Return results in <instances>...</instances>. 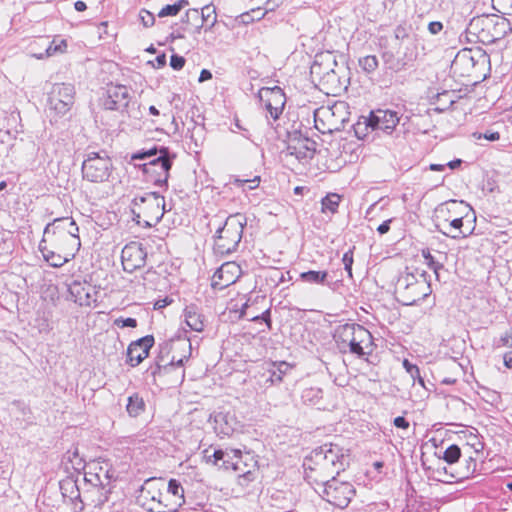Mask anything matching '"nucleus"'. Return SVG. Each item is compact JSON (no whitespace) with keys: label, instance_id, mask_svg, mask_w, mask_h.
Listing matches in <instances>:
<instances>
[{"label":"nucleus","instance_id":"338daca9","mask_svg":"<svg viewBox=\"0 0 512 512\" xmlns=\"http://www.w3.org/2000/svg\"><path fill=\"white\" fill-rule=\"evenodd\" d=\"M282 3V0H268L265 3V11H274L280 4Z\"/></svg>","mask_w":512,"mask_h":512},{"label":"nucleus","instance_id":"774afa93","mask_svg":"<svg viewBox=\"0 0 512 512\" xmlns=\"http://www.w3.org/2000/svg\"><path fill=\"white\" fill-rule=\"evenodd\" d=\"M470 54H471V50L465 49L457 54L456 60H459V59L464 60L465 59V60L471 61L474 64V59Z\"/></svg>","mask_w":512,"mask_h":512},{"label":"nucleus","instance_id":"7ed1b4c3","mask_svg":"<svg viewBox=\"0 0 512 512\" xmlns=\"http://www.w3.org/2000/svg\"><path fill=\"white\" fill-rule=\"evenodd\" d=\"M333 339L341 353L349 352L358 358L371 355L375 347L370 331L354 322L338 325Z\"/></svg>","mask_w":512,"mask_h":512},{"label":"nucleus","instance_id":"3c124183","mask_svg":"<svg viewBox=\"0 0 512 512\" xmlns=\"http://www.w3.org/2000/svg\"><path fill=\"white\" fill-rule=\"evenodd\" d=\"M200 12L198 9H189L185 16L182 17L181 23L183 25H186L185 27L189 28L188 26H192L194 28L193 32L195 33V25L200 24Z\"/></svg>","mask_w":512,"mask_h":512},{"label":"nucleus","instance_id":"680f3d73","mask_svg":"<svg viewBox=\"0 0 512 512\" xmlns=\"http://www.w3.org/2000/svg\"><path fill=\"white\" fill-rule=\"evenodd\" d=\"M427 28L431 35H438L443 30L444 25L440 21H431Z\"/></svg>","mask_w":512,"mask_h":512},{"label":"nucleus","instance_id":"72a5a7b5","mask_svg":"<svg viewBox=\"0 0 512 512\" xmlns=\"http://www.w3.org/2000/svg\"><path fill=\"white\" fill-rule=\"evenodd\" d=\"M497 347H507L510 349L504 354L503 360L505 367L512 369V327L500 336L497 341Z\"/></svg>","mask_w":512,"mask_h":512},{"label":"nucleus","instance_id":"ddd939ff","mask_svg":"<svg viewBox=\"0 0 512 512\" xmlns=\"http://www.w3.org/2000/svg\"><path fill=\"white\" fill-rule=\"evenodd\" d=\"M258 97L268 113L266 117L277 120L282 114L286 103V96L283 90L278 86L272 88L263 87L259 90Z\"/></svg>","mask_w":512,"mask_h":512},{"label":"nucleus","instance_id":"79ce46f5","mask_svg":"<svg viewBox=\"0 0 512 512\" xmlns=\"http://www.w3.org/2000/svg\"><path fill=\"white\" fill-rule=\"evenodd\" d=\"M248 308H249V306L247 303H245L242 306V309L240 311L241 317H245L247 320L255 321V322L259 321V320H263L267 324L268 328L271 329L272 321H271L270 309L265 310L261 315H249L247 313Z\"/></svg>","mask_w":512,"mask_h":512},{"label":"nucleus","instance_id":"de8ad7c7","mask_svg":"<svg viewBox=\"0 0 512 512\" xmlns=\"http://www.w3.org/2000/svg\"><path fill=\"white\" fill-rule=\"evenodd\" d=\"M460 457H461L460 447L456 444H452L446 448V450L443 452V456L441 458L449 465H452V464L458 462Z\"/></svg>","mask_w":512,"mask_h":512},{"label":"nucleus","instance_id":"b1692460","mask_svg":"<svg viewBox=\"0 0 512 512\" xmlns=\"http://www.w3.org/2000/svg\"><path fill=\"white\" fill-rule=\"evenodd\" d=\"M239 269V266L234 262L224 263L213 274L211 286L214 289L222 290L233 284L235 282V273Z\"/></svg>","mask_w":512,"mask_h":512},{"label":"nucleus","instance_id":"4468645a","mask_svg":"<svg viewBox=\"0 0 512 512\" xmlns=\"http://www.w3.org/2000/svg\"><path fill=\"white\" fill-rule=\"evenodd\" d=\"M287 151L300 161H307L314 157L316 142L303 136L299 131L289 133Z\"/></svg>","mask_w":512,"mask_h":512},{"label":"nucleus","instance_id":"052dcab7","mask_svg":"<svg viewBox=\"0 0 512 512\" xmlns=\"http://www.w3.org/2000/svg\"><path fill=\"white\" fill-rule=\"evenodd\" d=\"M474 136L477 138V139H481V138H484L488 141H497L500 139V134L499 132H496V131H486L485 133H474Z\"/></svg>","mask_w":512,"mask_h":512},{"label":"nucleus","instance_id":"393cba45","mask_svg":"<svg viewBox=\"0 0 512 512\" xmlns=\"http://www.w3.org/2000/svg\"><path fill=\"white\" fill-rule=\"evenodd\" d=\"M234 457L236 458L235 462L231 463V468L238 472V483L239 485L246 487L250 482L254 481L257 473V461H253L252 468L245 470L244 467L247 466L246 461L243 460V455L241 450H232Z\"/></svg>","mask_w":512,"mask_h":512},{"label":"nucleus","instance_id":"a211bd4d","mask_svg":"<svg viewBox=\"0 0 512 512\" xmlns=\"http://www.w3.org/2000/svg\"><path fill=\"white\" fill-rule=\"evenodd\" d=\"M131 96L129 88L125 85H110L107 88L106 95L102 100V105L106 110H115L123 112L128 108Z\"/></svg>","mask_w":512,"mask_h":512},{"label":"nucleus","instance_id":"13d9d810","mask_svg":"<svg viewBox=\"0 0 512 512\" xmlns=\"http://www.w3.org/2000/svg\"><path fill=\"white\" fill-rule=\"evenodd\" d=\"M188 30H190V28L178 26V24H176V28L173 27V31L170 33L167 40L173 42L176 39H182L184 38V32Z\"/></svg>","mask_w":512,"mask_h":512},{"label":"nucleus","instance_id":"37998d69","mask_svg":"<svg viewBox=\"0 0 512 512\" xmlns=\"http://www.w3.org/2000/svg\"><path fill=\"white\" fill-rule=\"evenodd\" d=\"M189 3L187 0H179L174 4L164 6L158 13L160 18L177 15Z\"/></svg>","mask_w":512,"mask_h":512},{"label":"nucleus","instance_id":"9b49d317","mask_svg":"<svg viewBox=\"0 0 512 512\" xmlns=\"http://www.w3.org/2000/svg\"><path fill=\"white\" fill-rule=\"evenodd\" d=\"M75 102V88L70 83H55L48 93V109L58 117L65 116Z\"/></svg>","mask_w":512,"mask_h":512},{"label":"nucleus","instance_id":"f8f14e48","mask_svg":"<svg viewBox=\"0 0 512 512\" xmlns=\"http://www.w3.org/2000/svg\"><path fill=\"white\" fill-rule=\"evenodd\" d=\"M350 83L348 68L342 63L321 79L316 85L326 95L337 96L347 90Z\"/></svg>","mask_w":512,"mask_h":512},{"label":"nucleus","instance_id":"4d7b16f0","mask_svg":"<svg viewBox=\"0 0 512 512\" xmlns=\"http://www.w3.org/2000/svg\"><path fill=\"white\" fill-rule=\"evenodd\" d=\"M114 325L119 328H125V327L135 328V327H137V320L135 318H131V317H128V318L119 317L114 320Z\"/></svg>","mask_w":512,"mask_h":512},{"label":"nucleus","instance_id":"6e6552de","mask_svg":"<svg viewBox=\"0 0 512 512\" xmlns=\"http://www.w3.org/2000/svg\"><path fill=\"white\" fill-rule=\"evenodd\" d=\"M44 236L52 237L53 242H64L78 251L81 246L79 228L71 217L56 218L44 229Z\"/></svg>","mask_w":512,"mask_h":512},{"label":"nucleus","instance_id":"a19ab883","mask_svg":"<svg viewBox=\"0 0 512 512\" xmlns=\"http://www.w3.org/2000/svg\"><path fill=\"white\" fill-rule=\"evenodd\" d=\"M341 198L337 193L327 194L321 201L322 211L336 213L340 204Z\"/></svg>","mask_w":512,"mask_h":512},{"label":"nucleus","instance_id":"58836bf2","mask_svg":"<svg viewBox=\"0 0 512 512\" xmlns=\"http://www.w3.org/2000/svg\"><path fill=\"white\" fill-rule=\"evenodd\" d=\"M60 489L64 497H69L70 499H76L80 497L77 482L74 481L73 479L67 478L65 480H62L60 482Z\"/></svg>","mask_w":512,"mask_h":512},{"label":"nucleus","instance_id":"412c9836","mask_svg":"<svg viewBox=\"0 0 512 512\" xmlns=\"http://www.w3.org/2000/svg\"><path fill=\"white\" fill-rule=\"evenodd\" d=\"M153 335H146L136 341H132L127 348L126 363L131 367L138 366L149 356L150 349L154 346Z\"/></svg>","mask_w":512,"mask_h":512},{"label":"nucleus","instance_id":"4c0bfd02","mask_svg":"<svg viewBox=\"0 0 512 512\" xmlns=\"http://www.w3.org/2000/svg\"><path fill=\"white\" fill-rule=\"evenodd\" d=\"M104 477L107 481L106 483L103 481L99 473L85 472L84 481L86 484H89L93 489H95L105 485H110V475L108 470L105 471Z\"/></svg>","mask_w":512,"mask_h":512},{"label":"nucleus","instance_id":"c03bdc74","mask_svg":"<svg viewBox=\"0 0 512 512\" xmlns=\"http://www.w3.org/2000/svg\"><path fill=\"white\" fill-rule=\"evenodd\" d=\"M476 466H477V463H476V460L473 459L472 457H469L468 460H466V468H465V471H462V472H457V473H454V472H450L449 473V476L452 478V479H455V480H462V479H466V478H469L471 475H473L476 471Z\"/></svg>","mask_w":512,"mask_h":512},{"label":"nucleus","instance_id":"f704fd0d","mask_svg":"<svg viewBox=\"0 0 512 512\" xmlns=\"http://www.w3.org/2000/svg\"><path fill=\"white\" fill-rule=\"evenodd\" d=\"M382 58L386 68L393 72L398 73L409 68L401 56L396 58L392 52H384Z\"/></svg>","mask_w":512,"mask_h":512},{"label":"nucleus","instance_id":"6ab92c4d","mask_svg":"<svg viewBox=\"0 0 512 512\" xmlns=\"http://www.w3.org/2000/svg\"><path fill=\"white\" fill-rule=\"evenodd\" d=\"M176 155L166 146L154 145L149 149H142L131 156V161L144 160L141 165H160L161 161L173 164Z\"/></svg>","mask_w":512,"mask_h":512},{"label":"nucleus","instance_id":"8fccbe9b","mask_svg":"<svg viewBox=\"0 0 512 512\" xmlns=\"http://www.w3.org/2000/svg\"><path fill=\"white\" fill-rule=\"evenodd\" d=\"M412 26L406 22L398 24L394 29V38L401 43L410 40Z\"/></svg>","mask_w":512,"mask_h":512},{"label":"nucleus","instance_id":"aec40b11","mask_svg":"<svg viewBox=\"0 0 512 512\" xmlns=\"http://www.w3.org/2000/svg\"><path fill=\"white\" fill-rule=\"evenodd\" d=\"M68 291L74 302L80 306H91L96 303L99 293L95 286L80 280H73L68 286Z\"/></svg>","mask_w":512,"mask_h":512},{"label":"nucleus","instance_id":"69168bd1","mask_svg":"<svg viewBox=\"0 0 512 512\" xmlns=\"http://www.w3.org/2000/svg\"><path fill=\"white\" fill-rule=\"evenodd\" d=\"M393 218H390L388 220H385L384 222H382L378 227H377V232L380 234V235H384L386 233L389 232L390 230V224L393 222Z\"/></svg>","mask_w":512,"mask_h":512},{"label":"nucleus","instance_id":"e433bc0d","mask_svg":"<svg viewBox=\"0 0 512 512\" xmlns=\"http://www.w3.org/2000/svg\"><path fill=\"white\" fill-rule=\"evenodd\" d=\"M436 102L438 106L435 108V110L438 112H444L456 102V97L453 91L445 90L437 94Z\"/></svg>","mask_w":512,"mask_h":512},{"label":"nucleus","instance_id":"a878e982","mask_svg":"<svg viewBox=\"0 0 512 512\" xmlns=\"http://www.w3.org/2000/svg\"><path fill=\"white\" fill-rule=\"evenodd\" d=\"M469 210H471V207L464 201L449 200L439 204L435 209V213L437 218L448 222L450 218L469 212Z\"/></svg>","mask_w":512,"mask_h":512},{"label":"nucleus","instance_id":"0e129e2a","mask_svg":"<svg viewBox=\"0 0 512 512\" xmlns=\"http://www.w3.org/2000/svg\"><path fill=\"white\" fill-rule=\"evenodd\" d=\"M393 424L395 427L401 428V429H408L409 425H410L409 422L407 421V419L403 416H398V417L394 418Z\"/></svg>","mask_w":512,"mask_h":512},{"label":"nucleus","instance_id":"473e14b6","mask_svg":"<svg viewBox=\"0 0 512 512\" xmlns=\"http://www.w3.org/2000/svg\"><path fill=\"white\" fill-rule=\"evenodd\" d=\"M39 250L41 251L44 259L52 266V267H62L66 262L69 261V256L74 257V252L67 254L66 256H62L48 248H42V242L39 244Z\"/></svg>","mask_w":512,"mask_h":512},{"label":"nucleus","instance_id":"6e6d98bb","mask_svg":"<svg viewBox=\"0 0 512 512\" xmlns=\"http://www.w3.org/2000/svg\"><path fill=\"white\" fill-rule=\"evenodd\" d=\"M139 18L144 27H151L155 23L154 14L145 9L139 12Z\"/></svg>","mask_w":512,"mask_h":512},{"label":"nucleus","instance_id":"e2e57ef3","mask_svg":"<svg viewBox=\"0 0 512 512\" xmlns=\"http://www.w3.org/2000/svg\"><path fill=\"white\" fill-rule=\"evenodd\" d=\"M490 22H492V19L489 16H480L473 18L470 22V27H478L480 25H488Z\"/></svg>","mask_w":512,"mask_h":512},{"label":"nucleus","instance_id":"f257e3e1","mask_svg":"<svg viewBox=\"0 0 512 512\" xmlns=\"http://www.w3.org/2000/svg\"><path fill=\"white\" fill-rule=\"evenodd\" d=\"M344 449L337 444L325 443L314 448L303 459L305 479L310 482H323L334 478L346 468Z\"/></svg>","mask_w":512,"mask_h":512},{"label":"nucleus","instance_id":"603ef678","mask_svg":"<svg viewBox=\"0 0 512 512\" xmlns=\"http://www.w3.org/2000/svg\"><path fill=\"white\" fill-rule=\"evenodd\" d=\"M108 486L109 485H105L94 489L97 493L96 499L93 500L95 507H102L108 501L111 493V488Z\"/></svg>","mask_w":512,"mask_h":512},{"label":"nucleus","instance_id":"c756f323","mask_svg":"<svg viewBox=\"0 0 512 512\" xmlns=\"http://www.w3.org/2000/svg\"><path fill=\"white\" fill-rule=\"evenodd\" d=\"M334 115V112L329 108H320L314 112L315 128L322 134L331 133L334 130H338L337 126L327 124L324 119H327Z\"/></svg>","mask_w":512,"mask_h":512},{"label":"nucleus","instance_id":"0eeeda50","mask_svg":"<svg viewBox=\"0 0 512 512\" xmlns=\"http://www.w3.org/2000/svg\"><path fill=\"white\" fill-rule=\"evenodd\" d=\"M113 163L107 151L87 150L82 163L83 179L92 183H102L109 179Z\"/></svg>","mask_w":512,"mask_h":512},{"label":"nucleus","instance_id":"c9c22d12","mask_svg":"<svg viewBox=\"0 0 512 512\" xmlns=\"http://www.w3.org/2000/svg\"><path fill=\"white\" fill-rule=\"evenodd\" d=\"M328 277L327 271H315L309 270L300 273V279L309 284H321L324 285Z\"/></svg>","mask_w":512,"mask_h":512},{"label":"nucleus","instance_id":"9d476101","mask_svg":"<svg viewBox=\"0 0 512 512\" xmlns=\"http://www.w3.org/2000/svg\"><path fill=\"white\" fill-rule=\"evenodd\" d=\"M322 486V497L335 507L344 509L353 499L356 490L354 486L347 481H339L336 476L334 478L325 479L319 482Z\"/></svg>","mask_w":512,"mask_h":512},{"label":"nucleus","instance_id":"20e7f679","mask_svg":"<svg viewBox=\"0 0 512 512\" xmlns=\"http://www.w3.org/2000/svg\"><path fill=\"white\" fill-rule=\"evenodd\" d=\"M430 276L416 268L413 272L400 274L395 284V295L399 303L412 306L432 293Z\"/></svg>","mask_w":512,"mask_h":512},{"label":"nucleus","instance_id":"2f4dec72","mask_svg":"<svg viewBox=\"0 0 512 512\" xmlns=\"http://www.w3.org/2000/svg\"><path fill=\"white\" fill-rule=\"evenodd\" d=\"M166 492L171 498H173V500L169 502V504L175 505L173 512L178 511V509L185 503L183 486L178 480L170 479Z\"/></svg>","mask_w":512,"mask_h":512},{"label":"nucleus","instance_id":"09e8293b","mask_svg":"<svg viewBox=\"0 0 512 512\" xmlns=\"http://www.w3.org/2000/svg\"><path fill=\"white\" fill-rule=\"evenodd\" d=\"M359 66L367 74L373 73L379 66V61L375 55H367L359 59Z\"/></svg>","mask_w":512,"mask_h":512},{"label":"nucleus","instance_id":"f3484780","mask_svg":"<svg viewBox=\"0 0 512 512\" xmlns=\"http://www.w3.org/2000/svg\"><path fill=\"white\" fill-rule=\"evenodd\" d=\"M134 165L142 171L145 182L168 189V179L173 166L171 162L161 161L160 165H137L136 163Z\"/></svg>","mask_w":512,"mask_h":512},{"label":"nucleus","instance_id":"c85d7f7f","mask_svg":"<svg viewBox=\"0 0 512 512\" xmlns=\"http://www.w3.org/2000/svg\"><path fill=\"white\" fill-rule=\"evenodd\" d=\"M185 322L187 326L196 332H202L205 328L204 316L195 305L187 306L184 310Z\"/></svg>","mask_w":512,"mask_h":512},{"label":"nucleus","instance_id":"f03ea898","mask_svg":"<svg viewBox=\"0 0 512 512\" xmlns=\"http://www.w3.org/2000/svg\"><path fill=\"white\" fill-rule=\"evenodd\" d=\"M192 352V345L188 338H172L159 345V353L147 372L156 378L172 371L181 369Z\"/></svg>","mask_w":512,"mask_h":512},{"label":"nucleus","instance_id":"864d4df0","mask_svg":"<svg viewBox=\"0 0 512 512\" xmlns=\"http://www.w3.org/2000/svg\"><path fill=\"white\" fill-rule=\"evenodd\" d=\"M232 183L239 188H243V190H245L246 185L249 190H253L259 186L260 177L255 176L253 179H240L238 177H235Z\"/></svg>","mask_w":512,"mask_h":512},{"label":"nucleus","instance_id":"49530a36","mask_svg":"<svg viewBox=\"0 0 512 512\" xmlns=\"http://www.w3.org/2000/svg\"><path fill=\"white\" fill-rule=\"evenodd\" d=\"M401 57L410 67L418 57V50L415 41H409L401 52Z\"/></svg>","mask_w":512,"mask_h":512},{"label":"nucleus","instance_id":"4be33fe9","mask_svg":"<svg viewBox=\"0 0 512 512\" xmlns=\"http://www.w3.org/2000/svg\"><path fill=\"white\" fill-rule=\"evenodd\" d=\"M468 218V212L461 214L459 216L450 218L448 222H445L446 225L444 226V229L440 228V225H437V229L439 232H441L443 235L450 237L452 239H462L470 236L473 233L474 226L471 224L470 221L467 220L469 223L467 226L465 225V219Z\"/></svg>","mask_w":512,"mask_h":512},{"label":"nucleus","instance_id":"1a4fd4ad","mask_svg":"<svg viewBox=\"0 0 512 512\" xmlns=\"http://www.w3.org/2000/svg\"><path fill=\"white\" fill-rule=\"evenodd\" d=\"M163 488L164 482L162 479H147L142 485L138 496L142 507L149 512H173L175 505L164 504V500H162Z\"/></svg>","mask_w":512,"mask_h":512},{"label":"nucleus","instance_id":"bb28decb","mask_svg":"<svg viewBox=\"0 0 512 512\" xmlns=\"http://www.w3.org/2000/svg\"><path fill=\"white\" fill-rule=\"evenodd\" d=\"M232 450H222V449H214L212 453H210V449H205L203 451V458L208 464L216 465L221 468L229 469L231 468V463L235 462L236 458L232 453Z\"/></svg>","mask_w":512,"mask_h":512},{"label":"nucleus","instance_id":"7c9ffc66","mask_svg":"<svg viewBox=\"0 0 512 512\" xmlns=\"http://www.w3.org/2000/svg\"><path fill=\"white\" fill-rule=\"evenodd\" d=\"M200 24L195 25V33H199L200 29L206 25L205 30H210L217 23L216 7L213 4L205 5L200 12Z\"/></svg>","mask_w":512,"mask_h":512},{"label":"nucleus","instance_id":"39448f33","mask_svg":"<svg viewBox=\"0 0 512 512\" xmlns=\"http://www.w3.org/2000/svg\"><path fill=\"white\" fill-rule=\"evenodd\" d=\"M247 223L241 213L228 216L222 226H219L214 236V251L220 255H228L236 251Z\"/></svg>","mask_w":512,"mask_h":512},{"label":"nucleus","instance_id":"5fc2aeb1","mask_svg":"<svg viewBox=\"0 0 512 512\" xmlns=\"http://www.w3.org/2000/svg\"><path fill=\"white\" fill-rule=\"evenodd\" d=\"M353 248H350L346 251L342 257V262L344 264V269L348 273V276L352 278V265H353Z\"/></svg>","mask_w":512,"mask_h":512},{"label":"nucleus","instance_id":"a18cd8bd","mask_svg":"<svg viewBox=\"0 0 512 512\" xmlns=\"http://www.w3.org/2000/svg\"><path fill=\"white\" fill-rule=\"evenodd\" d=\"M422 257L425 259L427 266L435 273L437 279H439V271L444 268L443 263L435 260L428 248L422 249Z\"/></svg>","mask_w":512,"mask_h":512},{"label":"nucleus","instance_id":"2eb2a0df","mask_svg":"<svg viewBox=\"0 0 512 512\" xmlns=\"http://www.w3.org/2000/svg\"><path fill=\"white\" fill-rule=\"evenodd\" d=\"M400 121L398 113L389 109H377L370 112L365 119L366 127L372 130H381L386 134H391Z\"/></svg>","mask_w":512,"mask_h":512},{"label":"nucleus","instance_id":"423d86ee","mask_svg":"<svg viewBox=\"0 0 512 512\" xmlns=\"http://www.w3.org/2000/svg\"><path fill=\"white\" fill-rule=\"evenodd\" d=\"M164 197L159 192H150L144 196H136L131 201V212L133 219L138 223L141 213H144L149 220H145L147 226H152V221L158 223L166 212Z\"/></svg>","mask_w":512,"mask_h":512},{"label":"nucleus","instance_id":"cd10ccee","mask_svg":"<svg viewBox=\"0 0 512 512\" xmlns=\"http://www.w3.org/2000/svg\"><path fill=\"white\" fill-rule=\"evenodd\" d=\"M293 369V365L286 361L271 362L267 369L269 377L266 382L271 385L279 384L283 381V377Z\"/></svg>","mask_w":512,"mask_h":512},{"label":"nucleus","instance_id":"bf43d9fd","mask_svg":"<svg viewBox=\"0 0 512 512\" xmlns=\"http://www.w3.org/2000/svg\"><path fill=\"white\" fill-rule=\"evenodd\" d=\"M185 62H186L185 58L178 54H173L170 58V66L174 70H181L184 67Z\"/></svg>","mask_w":512,"mask_h":512},{"label":"nucleus","instance_id":"ea45409f","mask_svg":"<svg viewBox=\"0 0 512 512\" xmlns=\"http://www.w3.org/2000/svg\"><path fill=\"white\" fill-rule=\"evenodd\" d=\"M145 403L138 394H134L128 397V403L126 406L127 412L130 416L136 417L144 411Z\"/></svg>","mask_w":512,"mask_h":512},{"label":"nucleus","instance_id":"dca6fc26","mask_svg":"<svg viewBox=\"0 0 512 512\" xmlns=\"http://www.w3.org/2000/svg\"><path fill=\"white\" fill-rule=\"evenodd\" d=\"M147 252L138 242H130L124 246L121 253V261L124 271L133 273L142 268L146 263Z\"/></svg>","mask_w":512,"mask_h":512},{"label":"nucleus","instance_id":"5701e85b","mask_svg":"<svg viewBox=\"0 0 512 512\" xmlns=\"http://www.w3.org/2000/svg\"><path fill=\"white\" fill-rule=\"evenodd\" d=\"M338 65L339 63L336 60V56L332 52L317 54L310 67L312 81L316 84L321 79H324L325 76L332 72Z\"/></svg>","mask_w":512,"mask_h":512}]
</instances>
